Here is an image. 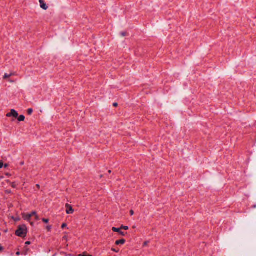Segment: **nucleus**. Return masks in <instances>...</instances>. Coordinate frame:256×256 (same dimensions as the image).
Masks as SVG:
<instances>
[{
  "instance_id": "1",
  "label": "nucleus",
  "mask_w": 256,
  "mask_h": 256,
  "mask_svg": "<svg viewBox=\"0 0 256 256\" xmlns=\"http://www.w3.org/2000/svg\"><path fill=\"white\" fill-rule=\"evenodd\" d=\"M28 232V230L25 224L19 226L18 229L16 231L15 234L16 236L20 238H24L26 236Z\"/></svg>"
},
{
  "instance_id": "2",
  "label": "nucleus",
  "mask_w": 256,
  "mask_h": 256,
  "mask_svg": "<svg viewBox=\"0 0 256 256\" xmlns=\"http://www.w3.org/2000/svg\"><path fill=\"white\" fill-rule=\"evenodd\" d=\"M7 117H11L12 116L14 118H17L18 116V112L14 110H11L10 112L8 113L6 115Z\"/></svg>"
},
{
  "instance_id": "3",
  "label": "nucleus",
  "mask_w": 256,
  "mask_h": 256,
  "mask_svg": "<svg viewBox=\"0 0 256 256\" xmlns=\"http://www.w3.org/2000/svg\"><path fill=\"white\" fill-rule=\"evenodd\" d=\"M66 213L67 214H72L74 212V210L72 207L69 204H66Z\"/></svg>"
},
{
  "instance_id": "4",
  "label": "nucleus",
  "mask_w": 256,
  "mask_h": 256,
  "mask_svg": "<svg viewBox=\"0 0 256 256\" xmlns=\"http://www.w3.org/2000/svg\"><path fill=\"white\" fill-rule=\"evenodd\" d=\"M121 230H121V228H115V227H112V230L114 232H118L120 235H121L122 236H124L126 233L122 232Z\"/></svg>"
},
{
  "instance_id": "5",
  "label": "nucleus",
  "mask_w": 256,
  "mask_h": 256,
  "mask_svg": "<svg viewBox=\"0 0 256 256\" xmlns=\"http://www.w3.org/2000/svg\"><path fill=\"white\" fill-rule=\"evenodd\" d=\"M22 218L28 222H30L31 220V216L29 214L22 213Z\"/></svg>"
},
{
  "instance_id": "6",
  "label": "nucleus",
  "mask_w": 256,
  "mask_h": 256,
  "mask_svg": "<svg viewBox=\"0 0 256 256\" xmlns=\"http://www.w3.org/2000/svg\"><path fill=\"white\" fill-rule=\"evenodd\" d=\"M40 6L44 10H46L48 8V6L44 2V0H39Z\"/></svg>"
},
{
  "instance_id": "7",
  "label": "nucleus",
  "mask_w": 256,
  "mask_h": 256,
  "mask_svg": "<svg viewBox=\"0 0 256 256\" xmlns=\"http://www.w3.org/2000/svg\"><path fill=\"white\" fill-rule=\"evenodd\" d=\"M126 242V240L124 239H120L119 240H118L116 242L115 244L116 245H119V244H124Z\"/></svg>"
},
{
  "instance_id": "8",
  "label": "nucleus",
  "mask_w": 256,
  "mask_h": 256,
  "mask_svg": "<svg viewBox=\"0 0 256 256\" xmlns=\"http://www.w3.org/2000/svg\"><path fill=\"white\" fill-rule=\"evenodd\" d=\"M25 120V116L24 115H20L18 117V122H24Z\"/></svg>"
},
{
  "instance_id": "9",
  "label": "nucleus",
  "mask_w": 256,
  "mask_h": 256,
  "mask_svg": "<svg viewBox=\"0 0 256 256\" xmlns=\"http://www.w3.org/2000/svg\"><path fill=\"white\" fill-rule=\"evenodd\" d=\"M13 75V74L11 73L10 74H5L4 75V77H3V78L4 80H6L8 78H9L10 77L12 76Z\"/></svg>"
},
{
  "instance_id": "10",
  "label": "nucleus",
  "mask_w": 256,
  "mask_h": 256,
  "mask_svg": "<svg viewBox=\"0 0 256 256\" xmlns=\"http://www.w3.org/2000/svg\"><path fill=\"white\" fill-rule=\"evenodd\" d=\"M120 228H121V230H128L129 228L128 226H124L123 225H122L120 226Z\"/></svg>"
},
{
  "instance_id": "11",
  "label": "nucleus",
  "mask_w": 256,
  "mask_h": 256,
  "mask_svg": "<svg viewBox=\"0 0 256 256\" xmlns=\"http://www.w3.org/2000/svg\"><path fill=\"white\" fill-rule=\"evenodd\" d=\"M32 112H33V110L32 108H28L27 110V113L28 115H31L32 114Z\"/></svg>"
},
{
  "instance_id": "12",
  "label": "nucleus",
  "mask_w": 256,
  "mask_h": 256,
  "mask_svg": "<svg viewBox=\"0 0 256 256\" xmlns=\"http://www.w3.org/2000/svg\"><path fill=\"white\" fill-rule=\"evenodd\" d=\"M78 256H92V255L88 254L86 252H83L82 254H78Z\"/></svg>"
},
{
  "instance_id": "13",
  "label": "nucleus",
  "mask_w": 256,
  "mask_h": 256,
  "mask_svg": "<svg viewBox=\"0 0 256 256\" xmlns=\"http://www.w3.org/2000/svg\"><path fill=\"white\" fill-rule=\"evenodd\" d=\"M10 186L12 188H16V184L15 182H12L10 184Z\"/></svg>"
},
{
  "instance_id": "14",
  "label": "nucleus",
  "mask_w": 256,
  "mask_h": 256,
  "mask_svg": "<svg viewBox=\"0 0 256 256\" xmlns=\"http://www.w3.org/2000/svg\"><path fill=\"white\" fill-rule=\"evenodd\" d=\"M12 219L14 221V222H18L20 220V218H18V217H14V216H12Z\"/></svg>"
},
{
  "instance_id": "15",
  "label": "nucleus",
  "mask_w": 256,
  "mask_h": 256,
  "mask_svg": "<svg viewBox=\"0 0 256 256\" xmlns=\"http://www.w3.org/2000/svg\"><path fill=\"white\" fill-rule=\"evenodd\" d=\"M150 242L149 241H146L144 242L142 244V247L144 248L145 246H146L148 245V244Z\"/></svg>"
},
{
  "instance_id": "16",
  "label": "nucleus",
  "mask_w": 256,
  "mask_h": 256,
  "mask_svg": "<svg viewBox=\"0 0 256 256\" xmlns=\"http://www.w3.org/2000/svg\"><path fill=\"white\" fill-rule=\"evenodd\" d=\"M42 221L44 222V223H48V222H49V220L48 219H47V218H43L42 219Z\"/></svg>"
},
{
  "instance_id": "17",
  "label": "nucleus",
  "mask_w": 256,
  "mask_h": 256,
  "mask_svg": "<svg viewBox=\"0 0 256 256\" xmlns=\"http://www.w3.org/2000/svg\"><path fill=\"white\" fill-rule=\"evenodd\" d=\"M29 214H30L32 218V216H35L36 214V212L35 211H33Z\"/></svg>"
},
{
  "instance_id": "18",
  "label": "nucleus",
  "mask_w": 256,
  "mask_h": 256,
  "mask_svg": "<svg viewBox=\"0 0 256 256\" xmlns=\"http://www.w3.org/2000/svg\"><path fill=\"white\" fill-rule=\"evenodd\" d=\"M46 228L48 232H50L52 230V226H48Z\"/></svg>"
},
{
  "instance_id": "19",
  "label": "nucleus",
  "mask_w": 256,
  "mask_h": 256,
  "mask_svg": "<svg viewBox=\"0 0 256 256\" xmlns=\"http://www.w3.org/2000/svg\"><path fill=\"white\" fill-rule=\"evenodd\" d=\"M66 226H67L66 224L65 223H64L62 224L61 228H62L64 229V228H66Z\"/></svg>"
},
{
  "instance_id": "20",
  "label": "nucleus",
  "mask_w": 256,
  "mask_h": 256,
  "mask_svg": "<svg viewBox=\"0 0 256 256\" xmlns=\"http://www.w3.org/2000/svg\"><path fill=\"white\" fill-rule=\"evenodd\" d=\"M120 34L122 36H124L126 35V32H120Z\"/></svg>"
},
{
  "instance_id": "21",
  "label": "nucleus",
  "mask_w": 256,
  "mask_h": 256,
  "mask_svg": "<svg viewBox=\"0 0 256 256\" xmlns=\"http://www.w3.org/2000/svg\"><path fill=\"white\" fill-rule=\"evenodd\" d=\"M112 250L113 252H118V251H119L118 250H116L115 248H112Z\"/></svg>"
},
{
  "instance_id": "22",
  "label": "nucleus",
  "mask_w": 256,
  "mask_h": 256,
  "mask_svg": "<svg viewBox=\"0 0 256 256\" xmlns=\"http://www.w3.org/2000/svg\"><path fill=\"white\" fill-rule=\"evenodd\" d=\"M12 192L10 190H6V193L7 194H11Z\"/></svg>"
},
{
  "instance_id": "23",
  "label": "nucleus",
  "mask_w": 256,
  "mask_h": 256,
  "mask_svg": "<svg viewBox=\"0 0 256 256\" xmlns=\"http://www.w3.org/2000/svg\"><path fill=\"white\" fill-rule=\"evenodd\" d=\"M30 244H31L30 242L28 241V242H26L25 244L26 245H30Z\"/></svg>"
},
{
  "instance_id": "24",
  "label": "nucleus",
  "mask_w": 256,
  "mask_h": 256,
  "mask_svg": "<svg viewBox=\"0 0 256 256\" xmlns=\"http://www.w3.org/2000/svg\"><path fill=\"white\" fill-rule=\"evenodd\" d=\"M34 216H35L36 220H39V217L37 214H36Z\"/></svg>"
},
{
  "instance_id": "25",
  "label": "nucleus",
  "mask_w": 256,
  "mask_h": 256,
  "mask_svg": "<svg viewBox=\"0 0 256 256\" xmlns=\"http://www.w3.org/2000/svg\"><path fill=\"white\" fill-rule=\"evenodd\" d=\"M3 166H4L3 163L2 162H0V168H2Z\"/></svg>"
},
{
  "instance_id": "26",
  "label": "nucleus",
  "mask_w": 256,
  "mask_h": 256,
  "mask_svg": "<svg viewBox=\"0 0 256 256\" xmlns=\"http://www.w3.org/2000/svg\"><path fill=\"white\" fill-rule=\"evenodd\" d=\"M118 104L116 102H114V103L113 104V106L114 107H116L118 106Z\"/></svg>"
},
{
  "instance_id": "27",
  "label": "nucleus",
  "mask_w": 256,
  "mask_h": 256,
  "mask_svg": "<svg viewBox=\"0 0 256 256\" xmlns=\"http://www.w3.org/2000/svg\"><path fill=\"white\" fill-rule=\"evenodd\" d=\"M134 214V211H133L132 210H131L130 211V215H131V216H132V215Z\"/></svg>"
},
{
  "instance_id": "28",
  "label": "nucleus",
  "mask_w": 256,
  "mask_h": 256,
  "mask_svg": "<svg viewBox=\"0 0 256 256\" xmlns=\"http://www.w3.org/2000/svg\"><path fill=\"white\" fill-rule=\"evenodd\" d=\"M36 188H40V186L39 184H38L36 185Z\"/></svg>"
},
{
  "instance_id": "29",
  "label": "nucleus",
  "mask_w": 256,
  "mask_h": 256,
  "mask_svg": "<svg viewBox=\"0 0 256 256\" xmlns=\"http://www.w3.org/2000/svg\"><path fill=\"white\" fill-rule=\"evenodd\" d=\"M3 250L2 246L0 245V251Z\"/></svg>"
},
{
  "instance_id": "30",
  "label": "nucleus",
  "mask_w": 256,
  "mask_h": 256,
  "mask_svg": "<svg viewBox=\"0 0 256 256\" xmlns=\"http://www.w3.org/2000/svg\"><path fill=\"white\" fill-rule=\"evenodd\" d=\"M20 252H17L16 253V254L17 256H19V255H20Z\"/></svg>"
},
{
  "instance_id": "31",
  "label": "nucleus",
  "mask_w": 256,
  "mask_h": 256,
  "mask_svg": "<svg viewBox=\"0 0 256 256\" xmlns=\"http://www.w3.org/2000/svg\"><path fill=\"white\" fill-rule=\"evenodd\" d=\"M30 222V224H31L32 226H33V224H34V222Z\"/></svg>"
},
{
  "instance_id": "32",
  "label": "nucleus",
  "mask_w": 256,
  "mask_h": 256,
  "mask_svg": "<svg viewBox=\"0 0 256 256\" xmlns=\"http://www.w3.org/2000/svg\"><path fill=\"white\" fill-rule=\"evenodd\" d=\"M7 166H8V164H6L5 166H4V167L6 168Z\"/></svg>"
},
{
  "instance_id": "33",
  "label": "nucleus",
  "mask_w": 256,
  "mask_h": 256,
  "mask_svg": "<svg viewBox=\"0 0 256 256\" xmlns=\"http://www.w3.org/2000/svg\"><path fill=\"white\" fill-rule=\"evenodd\" d=\"M108 172H109V173H110V172H111V171H110V170H108Z\"/></svg>"
},
{
  "instance_id": "34",
  "label": "nucleus",
  "mask_w": 256,
  "mask_h": 256,
  "mask_svg": "<svg viewBox=\"0 0 256 256\" xmlns=\"http://www.w3.org/2000/svg\"><path fill=\"white\" fill-rule=\"evenodd\" d=\"M253 207L256 208V205H254Z\"/></svg>"
}]
</instances>
